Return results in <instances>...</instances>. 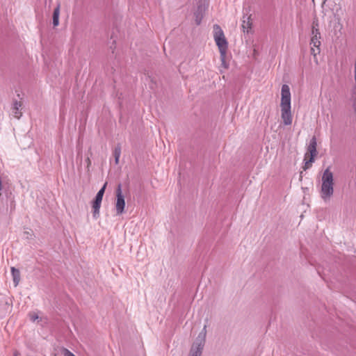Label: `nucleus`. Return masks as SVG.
I'll return each instance as SVG.
<instances>
[{
    "label": "nucleus",
    "instance_id": "obj_9",
    "mask_svg": "<svg viewBox=\"0 0 356 356\" xmlns=\"http://www.w3.org/2000/svg\"><path fill=\"white\" fill-rule=\"evenodd\" d=\"M252 28V21L250 16H243L242 21V29L243 31L249 32Z\"/></svg>",
    "mask_w": 356,
    "mask_h": 356
},
{
    "label": "nucleus",
    "instance_id": "obj_18",
    "mask_svg": "<svg viewBox=\"0 0 356 356\" xmlns=\"http://www.w3.org/2000/svg\"><path fill=\"white\" fill-rule=\"evenodd\" d=\"M29 318H30L31 321H35V320H37L38 318V316L35 312H32V313L29 314Z\"/></svg>",
    "mask_w": 356,
    "mask_h": 356
},
{
    "label": "nucleus",
    "instance_id": "obj_2",
    "mask_svg": "<svg viewBox=\"0 0 356 356\" xmlns=\"http://www.w3.org/2000/svg\"><path fill=\"white\" fill-rule=\"evenodd\" d=\"M321 181V197L324 201H327L334 193V176L330 167L324 170Z\"/></svg>",
    "mask_w": 356,
    "mask_h": 356
},
{
    "label": "nucleus",
    "instance_id": "obj_5",
    "mask_svg": "<svg viewBox=\"0 0 356 356\" xmlns=\"http://www.w3.org/2000/svg\"><path fill=\"white\" fill-rule=\"evenodd\" d=\"M316 146V139L315 137H313L310 140L307 147V152L305 155V163L303 167L305 170L309 168L312 166V163L314 161V157L317 154Z\"/></svg>",
    "mask_w": 356,
    "mask_h": 356
},
{
    "label": "nucleus",
    "instance_id": "obj_15",
    "mask_svg": "<svg viewBox=\"0 0 356 356\" xmlns=\"http://www.w3.org/2000/svg\"><path fill=\"white\" fill-rule=\"evenodd\" d=\"M106 186V183L104 184V185L102 186V188L98 191V193L96 195L95 200H97L98 202L102 201V198H103V195H104V193L105 191Z\"/></svg>",
    "mask_w": 356,
    "mask_h": 356
},
{
    "label": "nucleus",
    "instance_id": "obj_13",
    "mask_svg": "<svg viewBox=\"0 0 356 356\" xmlns=\"http://www.w3.org/2000/svg\"><path fill=\"white\" fill-rule=\"evenodd\" d=\"M321 35H312L311 39V44H312L314 47H319L321 44L320 42Z\"/></svg>",
    "mask_w": 356,
    "mask_h": 356
},
{
    "label": "nucleus",
    "instance_id": "obj_17",
    "mask_svg": "<svg viewBox=\"0 0 356 356\" xmlns=\"http://www.w3.org/2000/svg\"><path fill=\"white\" fill-rule=\"evenodd\" d=\"M61 353L64 356H76L72 352H70L68 349L63 348L61 350Z\"/></svg>",
    "mask_w": 356,
    "mask_h": 356
},
{
    "label": "nucleus",
    "instance_id": "obj_10",
    "mask_svg": "<svg viewBox=\"0 0 356 356\" xmlns=\"http://www.w3.org/2000/svg\"><path fill=\"white\" fill-rule=\"evenodd\" d=\"M10 270L14 285L16 287L19 284L20 281V272L18 269L15 268V267H11Z\"/></svg>",
    "mask_w": 356,
    "mask_h": 356
},
{
    "label": "nucleus",
    "instance_id": "obj_19",
    "mask_svg": "<svg viewBox=\"0 0 356 356\" xmlns=\"http://www.w3.org/2000/svg\"><path fill=\"white\" fill-rule=\"evenodd\" d=\"M319 52H320V49H319V47L316 48V49H315L314 47H312V48H311V54H312V55H314V57H316V55H317L318 54H319Z\"/></svg>",
    "mask_w": 356,
    "mask_h": 356
},
{
    "label": "nucleus",
    "instance_id": "obj_1",
    "mask_svg": "<svg viewBox=\"0 0 356 356\" xmlns=\"http://www.w3.org/2000/svg\"><path fill=\"white\" fill-rule=\"evenodd\" d=\"M281 118L284 125H291L292 123V113L291 105V92L289 86L284 84L281 90Z\"/></svg>",
    "mask_w": 356,
    "mask_h": 356
},
{
    "label": "nucleus",
    "instance_id": "obj_7",
    "mask_svg": "<svg viewBox=\"0 0 356 356\" xmlns=\"http://www.w3.org/2000/svg\"><path fill=\"white\" fill-rule=\"evenodd\" d=\"M22 107V103L21 102L15 101L13 102L12 108L13 114L14 117L16 118L17 119H19L22 115L21 112Z\"/></svg>",
    "mask_w": 356,
    "mask_h": 356
},
{
    "label": "nucleus",
    "instance_id": "obj_8",
    "mask_svg": "<svg viewBox=\"0 0 356 356\" xmlns=\"http://www.w3.org/2000/svg\"><path fill=\"white\" fill-rule=\"evenodd\" d=\"M227 51H219L220 52V61H221V65H220V71L221 73L222 72V69L225 70H227L229 68V63L227 62V60H226V59H227Z\"/></svg>",
    "mask_w": 356,
    "mask_h": 356
},
{
    "label": "nucleus",
    "instance_id": "obj_21",
    "mask_svg": "<svg viewBox=\"0 0 356 356\" xmlns=\"http://www.w3.org/2000/svg\"><path fill=\"white\" fill-rule=\"evenodd\" d=\"M87 163H88V165H90V160L89 158L87 159Z\"/></svg>",
    "mask_w": 356,
    "mask_h": 356
},
{
    "label": "nucleus",
    "instance_id": "obj_6",
    "mask_svg": "<svg viewBox=\"0 0 356 356\" xmlns=\"http://www.w3.org/2000/svg\"><path fill=\"white\" fill-rule=\"evenodd\" d=\"M125 200L122 195L121 184H119L116 189L115 209L117 215H121L124 211Z\"/></svg>",
    "mask_w": 356,
    "mask_h": 356
},
{
    "label": "nucleus",
    "instance_id": "obj_14",
    "mask_svg": "<svg viewBox=\"0 0 356 356\" xmlns=\"http://www.w3.org/2000/svg\"><path fill=\"white\" fill-rule=\"evenodd\" d=\"M113 154H114V157H115V164H118L119 159H120V154H121V147L119 145L115 147V149L113 151Z\"/></svg>",
    "mask_w": 356,
    "mask_h": 356
},
{
    "label": "nucleus",
    "instance_id": "obj_12",
    "mask_svg": "<svg viewBox=\"0 0 356 356\" xmlns=\"http://www.w3.org/2000/svg\"><path fill=\"white\" fill-rule=\"evenodd\" d=\"M59 15H60V4H58L55 8L53 13V24L54 26H57L59 24Z\"/></svg>",
    "mask_w": 356,
    "mask_h": 356
},
{
    "label": "nucleus",
    "instance_id": "obj_3",
    "mask_svg": "<svg viewBox=\"0 0 356 356\" xmlns=\"http://www.w3.org/2000/svg\"><path fill=\"white\" fill-rule=\"evenodd\" d=\"M207 336V325H205L199 333L195 341L193 343L188 356H201L204 347Z\"/></svg>",
    "mask_w": 356,
    "mask_h": 356
},
{
    "label": "nucleus",
    "instance_id": "obj_16",
    "mask_svg": "<svg viewBox=\"0 0 356 356\" xmlns=\"http://www.w3.org/2000/svg\"><path fill=\"white\" fill-rule=\"evenodd\" d=\"M318 23L314 22H313V26H312V35H320V32H319V30H318Z\"/></svg>",
    "mask_w": 356,
    "mask_h": 356
},
{
    "label": "nucleus",
    "instance_id": "obj_4",
    "mask_svg": "<svg viewBox=\"0 0 356 356\" xmlns=\"http://www.w3.org/2000/svg\"><path fill=\"white\" fill-rule=\"evenodd\" d=\"M213 39L219 51H227L228 42L220 26L218 24H214L213 26Z\"/></svg>",
    "mask_w": 356,
    "mask_h": 356
},
{
    "label": "nucleus",
    "instance_id": "obj_20",
    "mask_svg": "<svg viewBox=\"0 0 356 356\" xmlns=\"http://www.w3.org/2000/svg\"><path fill=\"white\" fill-rule=\"evenodd\" d=\"M202 15H200V14H196V16H195V22L197 25L200 24L201 23V21H202Z\"/></svg>",
    "mask_w": 356,
    "mask_h": 356
},
{
    "label": "nucleus",
    "instance_id": "obj_11",
    "mask_svg": "<svg viewBox=\"0 0 356 356\" xmlns=\"http://www.w3.org/2000/svg\"><path fill=\"white\" fill-rule=\"evenodd\" d=\"M102 202L94 200L92 203V216L95 219H97L99 216V210Z\"/></svg>",
    "mask_w": 356,
    "mask_h": 356
}]
</instances>
